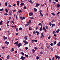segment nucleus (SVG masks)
Segmentation results:
<instances>
[{
  "instance_id": "obj_1",
  "label": "nucleus",
  "mask_w": 60,
  "mask_h": 60,
  "mask_svg": "<svg viewBox=\"0 0 60 60\" xmlns=\"http://www.w3.org/2000/svg\"><path fill=\"white\" fill-rule=\"evenodd\" d=\"M18 48H19L20 46H22V44H21L20 43H19L17 45Z\"/></svg>"
},
{
  "instance_id": "obj_2",
  "label": "nucleus",
  "mask_w": 60,
  "mask_h": 60,
  "mask_svg": "<svg viewBox=\"0 0 60 60\" xmlns=\"http://www.w3.org/2000/svg\"><path fill=\"white\" fill-rule=\"evenodd\" d=\"M20 59L22 60H24L25 59V57H23V56H22L20 58Z\"/></svg>"
},
{
  "instance_id": "obj_3",
  "label": "nucleus",
  "mask_w": 60,
  "mask_h": 60,
  "mask_svg": "<svg viewBox=\"0 0 60 60\" xmlns=\"http://www.w3.org/2000/svg\"><path fill=\"white\" fill-rule=\"evenodd\" d=\"M3 37V39L4 40H5L6 39H8V38L7 37H5V36H4Z\"/></svg>"
},
{
  "instance_id": "obj_4",
  "label": "nucleus",
  "mask_w": 60,
  "mask_h": 60,
  "mask_svg": "<svg viewBox=\"0 0 60 60\" xmlns=\"http://www.w3.org/2000/svg\"><path fill=\"white\" fill-rule=\"evenodd\" d=\"M29 15V16H33V13H32V12L30 13Z\"/></svg>"
},
{
  "instance_id": "obj_5",
  "label": "nucleus",
  "mask_w": 60,
  "mask_h": 60,
  "mask_svg": "<svg viewBox=\"0 0 60 60\" xmlns=\"http://www.w3.org/2000/svg\"><path fill=\"white\" fill-rule=\"evenodd\" d=\"M5 43L7 45H8V44H10L9 42H7V41H6Z\"/></svg>"
},
{
  "instance_id": "obj_6",
  "label": "nucleus",
  "mask_w": 60,
  "mask_h": 60,
  "mask_svg": "<svg viewBox=\"0 0 60 60\" xmlns=\"http://www.w3.org/2000/svg\"><path fill=\"white\" fill-rule=\"evenodd\" d=\"M18 43H19V42L17 41L16 42H15L14 43V44H16V45H18Z\"/></svg>"
},
{
  "instance_id": "obj_7",
  "label": "nucleus",
  "mask_w": 60,
  "mask_h": 60,
  "mask_svg": "<svg viewBox=\"0 0 60 60\" xmlns=\"http://www.w3.org/2000/svg\"><path fill=\"white\" fill-rule=\"evenodd\" d=\"M60 31V30H59V29L58 30H57L56 31V32L57 33H58Z\"/></svg>"
},
{
  "instance_id": "obj_8",
  "label": "nucleus",
  "mask_w": 60,
  "mask_h": 60,
  "mask_svg": "<svg viewBox=\"0 0 60 60\" xmlns=\"http://www.w3.org/2000/svg\"><path fill=\"white\" fill-rule=\"evenodd\" d=\"M17 5L18 6H19V1H17Z\"/></svg>"
},
{
  "instance_id": "obj_9",
  "label": "nucleus",
  "mask_w": 60,
  "mask_h": 60,
  "mask_svg": "<svg viewBox=\"0 0 60 60\" xmlns=\"http://www.w3.org/2000/svg\"><path fill=\"white\" fill-rule=\"evenodd\" d=\"M24 39L25 40H27V37L26 36H25L24 38Z\"/></svg>"
},
{
  "instance_id": "obj_10",
  "label": "nucleus",
  "mask_w": 60,
  "mask_h": 60,
  "mask_svg": "<svg viewBox=\"0 0 60 60\" xmlns=\"http://www.w3.org/2000/svg\"><path fill=\"white\" fill-rule=\"evenodd\" d=\"M36 7H38V6H40V4L38 3L37 4H36Z\"/></svg>"
},
{
  "instance_id": "obj_11",
  "label": "nucleus",
  "mask_w": 60,
  "mask_h": 60,
  "mask_svg": "<svg viewBox=\"0 0 60 60\" xmlns=\"http://www.w3.org/2000/svg\"><path fill=\"white\" fill-rule=\"evenodd\" d=\"M56 21V20L53 19L52 20L51 22L52 23H53V22H55Z\"/></svg>"
},
{
  "instance_id": "obj_12",
  "label": "nucleus",
  "mask_w": 60,
  "mask_h": 60,
  "mask_svg": "<svg viewBox=\"0 0 60 60\" xmlns=\"http://www.w3.org/2000/svg\"><path fill=\"white\" fill-rule=\"evenodd\" d=\"M24 4H25L24 3H21L20 4V5H21V6H23L24 5Z\"/></svg>"
},
{
  "instance_id": "obj_13",
  "label": "nucleus",
  "mask_w": 60,
  "mask_h": 60,
  "mask_svg": "<svg viewBox=\"0 0 60 60\" xmlns=\"http://www.w3.org/2000/svg\"><path fill=\"white\" fill-rule=\"evenodd\" d=\"M55 23H54L53 24H52V28L54 26H55Z\"/></svg>"
},
{
  "instance_id": "obj_14",
  "label": "nucleus",
  "mask_w": 60,
  "mask_h": 60,
  "mask_svg": "<svg viewBox=\"0 0 60 60\" xmlns=\"http://www.w3.org/2000/svg\"><path fill=\"white\" fill-rule=\"evenodd\" d=\"M36 33H37V35H39V34H40V32H38V31H36Z\"/></svg>"
},
{
  "instance_id": "obj_15",
  "label": "nucleus",
  "mask_w": 60,
  "mask_h": 60,
  "mask_svg": "<svg viewBox=\"0 0 60 60\" xmlns=\"http://www.w3.org/2000/svg\"><path fill=\"white\" fill-rule=\"evenodd\" d=\"M11 13H12V12L10 11L9 13V14L10 15H11Z\"/></svg>"
},
{
  "instance_id": "obj_16",
  "label": "nucleus",
  "mask_w": 60,
  "mask_h": 60,
  "mask_svg": "<svg viewBox=\"0 0 60 60\" xmlns=\"http://www.w3.org/2000/svg\"><path fill=\"white\" fill-rule=\"evenodd\" d=\"M58 56L57 55H55V57L56 58V59L57 60V58H58Z\"/></svg>"
},
{
  "instance_id": "obj_17",
  "label": "nucleus",
  "mask_w": 60,
  "mask_h": 60,
  "mask_svg": "<svg viewBox=\"0 0 60 60\" xmlns=\"http://www.w3.org/2000/svg\"><path fill=\"white\" fill-rule=\"evenodd\" d=\"M10 57V55H8L7 56V59H9V58Z\"/></svg>"
},
{
  "instance_id": "obj_18",
  "label": "nucleus",
  "mask_w": 60,
  "mask_h": 60,
  "mask_svg": "<svg viewBox=\"0 0 60 60\" xmlns=\"http://www.w3.org/2000/svg\"><path fill=\"white\" fill-rule=\"evenodd\" d=\"M11 50H10L11 52H12V51H14V49L13 48H12Z\"/></svg>"
},
{
  "instance_id": "obj_19",
  "label": "nucleus",
  "mask_w": 60,
  "mask_h": 60,
  "mask_svg": "<svg viewBox=\"0 0 60 60\" xmlns=\"http://www.w3.org/2000/svg\"><path fill=\"white\" fill-rule=\"evenodd\" d=\"M34 11H37V10L35 8H34Z\"/></svg>"
},
{
  "instance_id": "obj_20",
  "label": "nucleus",
  "mask_w": 60,
  "mask_h": 60,
  "mask_svg": "<svg viewBox=\"0 0 60 60\" xmlns=\"http://www.w3.org/2000/svg\"><path fill=\"white\" fill-rule=\"evenodd\" d=\"M57 45H58V46H60V42H59L58 43Z\"/></svg>"
},
{
  "instance_id": "obj_21",
  "label": "nucleus",
  "mask_w": 60,
  "mask_h": 60,
  "mask_svg": "<svg viewBox=\"0 0 60 60\" xmlns=\"http://www.w3.org/2000/svg\"><path fill=\"white\" fill-rule=\"evenodd\" d=\"M25 56H26V57H28V56H29L28 55H26V54H25Z\"/></svg>"
},
{
  "instance_id": "obj_22",
  "label": "nucleus",
  "mask_w": 60,
  "mask_h": 60,
  "mask_svg": "<svg viewBox=\"0 0 60 60\" xmlns=\"http://www.w3.org/2000/svg\"><path fill=\"white\" fill-rule=\"evenodd\" d=\"M26 44H28V42L26 41V42H25V43L24 44V46H26Z\"/></svg>"
},
{
  "instance_id": "obj_23",
  "label": "nucleus",
  "mask_w": 60,
  "mask_h": 60,
  "mask_svg": "<svg viewBox=\"0 0 60 60\" xmlns=\"http://www.w3.org/2000/svg\"><path fill=\"white\" fill-rule=\"evenodd\" d=\"M26 19V18L25 17H22V20H23V19Z\"/></svg>"
},
{
  "instance_id": "obj_24",
  "label": "nucleus",
  "mask_w": 60,
  "mask_h": 60,
  "mask_svg": "<svg viewBox=\"0 0 60 60\" xmlns=\"http://www.w3.org/2000/svg\"><path fill=\"white\" fill-rule=\"evenodd\" d=\"M5 11L6 12H8V10H7V9L6 8L5 9Z\"/></svg>"
},
{
  "instance_id": "obj_25",
  "label": "nucleus",
  "mask_w": 60,
  "mask_h": 60,
  "mask_svg": "<svg viewBox=\"0 0 60 60\" xmlns=\"http://www.w3.org/2000/svg\"><path fill=\"white\" fill-rule=\"evenodd\" d=\"M57 6L58 7H59L60 6V4H58L57 5Z\"/></svg>"
},
{
  "instance_id": "obj_26",
  "label": "nucleus",
  "mask_w": 60,
  "mask_h": 60,
  "mask_svg": "<svg viewBox=\"0 0 60 60\" xmlns=\"http://www.w3.org/2000/svg\"><path fill=\"white\" fill-rule=\"evenodd\" d=\"M32 52L33 53H34L35 52V50L34 49H32Z\"/></svg>"
},
{
  "instance_id": "obj_27",
  "label": "nucleus",
  "mask_w": 60,
  "mask_h": 60,
  "mask_svg": "<svg viewBox=\"0 0 60 60\" xmlns=\"http://www.w3.org/2000/svg\"><path fill=\"white\" fill-rule=\"evenodd\" d=\"M49 25L50 26H51L52 25V23H51V22H49Z\"/></svg>"
},
{
  "instance_id": "obj_28",
  "label": "nucleus",
  "mask_w": 60,
  "mask_h": 60,
  "mask_svg": "<svg viewBox=\"0 0 60 60\" xmlns=\"http://www.w3.org/2000/svg\"><path fill=\"white\" fill-rule=\"evenodd\" d=\"M48 27H48V26H45V28H46V29H47V30L49 29V28H48Z\"/></svg>"
},
{
  "instance_id": "obj_29",
  "label": "nucleus",
  "mask_w": 60,
  "mask_h": 60,
  "mask_svg": "<svg viewBox=\"0 0 60 60\" xmlns=\"http://www.w3.org/2000/svg\"><path fill=\"white\" fill-rule=\"evenodd\" d=\"M30 19H34V17H30Z\"/></svg>"
},
{
  "instance_id": "obj_30",
  "label": "nucleus",
  "mask_w": 60,
  "mask_h": 60,
  "mask_svg": "<svg viewBox=\"0 0 60 60\" xmlns=\"http://www.w3.org/2000/svg\"><path fill=\"white\" fill-rule=\"evenodd\" d=\"M4 10V8H2L0 10V11H2Z\"/></svg>"
},
{
  "instance_id": "obj_31",
  "label": "nucleus",
  "mask_w": 60,
  "mask_h": 60,
  "mask_svg": "<svg viewBox=\"0 0 60 60\" xmlns=\"http://www.w3.org/2000/svg\"><path fill=\"white\" fill-rule=\"evenodd\" d=\"M42 27H41L40 28V30L41 31H42Z\"/></svg>"
},
{
  "instance_id": "obj_32",
  "label": "nucleus",
  "mask_w": 60,
  "mask_h": 60,
  "mask_svg": "<svg viewBox=\"0 0 60 60\" xmlns=\"http://www.w3.org/2000/svg\"><path fill=\"white\" fill-rule=\"evenodd\" d=\"M51 14L53 16H55L56 15V14H55L53 13H52Z\"/></svg>"
},
{
  "instance_id": "obj_33",
  "label": "nucleus",
  "mask_w": 60,
  "mask_h": 60,
  "mask_svg": "<svg viewBox=\"0 0 60 60\" xmlns=\"http://www.w3.org/2000/svg\"><path fill=\"white\" fill-rule=\"evenodd\" d=\"M4 15H5L7 16V15H8V14H7V13H5L4 14Z\"/></svg>"
},
{
  "instance_id": "obj_34",
  "label": "nucleus",
  "mask_w": 60,
  "mask_h": 60,
  "mask_svg": "<svg viewBox=\"0 0 60 60\" xmlns=\"http://www.w3.org/2000/svg\"><path fill=\"white\" fill-rule=\"evenodd\" d=\"M23 8L24 9H26L27 8L26 7V6H24Z\"/></svg>"
},
{
  "instance_id": "obj_35",
  "label": "nucleus",
  "mask_w": 60,
  "mask_h": 60,
  "mask_svg": "<svg viewBox=\"0 0 60 60\" xmlns=\"http://www.w3.org/2000/svg\"><path fill=\"white\" fill-rule=\"evenodd\" d=\"M56 41H55L54 42V45H55L56 44Z\"/></svg>"
},
{
  "instance_id": "obj_36",
  "label": "nucleus",
  "mask_w": 60,
  "mask_h": 60,
  "mask_svg": "<svg viewBox=\"0 0 60 60\" xmlns=\"http://www.w3.org/2000/svg\"><path fill=\"white\" fill-rule=\"evenodd\" d=\"M22 28L21 27H20L19 28V30H22Z\"/></svg>"
},
{
  "instance_id": "obj_37",
  "label": "nucleus",
  "mask_w": 60,
  "mask_h": 60,
  "mask_svg": "<svg viewBox=\"0 0 60 60\" xmlns=\"http://www.w3.org/2000/svg\"><path fill=\"white\" fill-rule=\"evenodd\" d=\"M53 43H51L50 44V45L51 46H53Z\"/></svg>"
},
{
  "instance_id": "obj_38",
  "label": "nucleus",
  "mask_w": 60,
  "mask_h": 60,
  "mask_svg": "<svg viewBox=\"0 0 60 60\" xmlns=\"http://www.w3.org/2000/svg\"><path fill=\"white\" fill-rule=\"evenodd\" d=\"M5 5L6 6H7V2L5 3Z\"/></svg>"
},
{
  "instance_id": "obj_39",
  "label": "nucleus",
  "mask_w": 60,
  "mask_h": 60,
  "mask_svg": "<svg viewBox=\"0 0 60 60\" xmlns=\"http://www.w3.org/2000/svg\"><path fill=\"white\" fill-rule=\"evenodd\" d=\"M39 57L38 56H37L36 59L37 60H38L39 59Z\"/></svg>"
},
{
  "instance_id": "obj_40",
  "label": "nucleus",
  "mask_w": 60,
  "mask_h": 60,
  "mask_svg": "<svg viewBox=\"0 0 60 60\" xmlns=\"http://www.w3.org/2000/svg\"><path fill=\"white\" fill-rule=\"evenodd\" d=\"M21 54L22 55V56H23V55H24V53L23 52H21Z\"/></svg>"
},
{
  "instance_id": "obj_41",
  "label": "nucleus",
  "mask_w": 60,
  "mask_h": 60,
  "mask_svg": "<svg viewBox=\"0 0 60 60\" xmlns=\"http://www.w3.org/2000/svg\"><path fill=\"white\" fill-rule=\"evenodd\" d=\"M22 12V11L21 10H19V11H18L19 13H20V12Z\"/></svg>"
},
{
  "instance_id": "obj_42",
  "label": "nucleus",
  "mask_w": 60,
  "mask_h": 60,
  "mask_svg": "<svg viewBox=\"0 0 60 60\" xmlns=\"http://www.w3.org/2000/svg\"><path fill=\"white\" fill-rule=\"evenodd\" d=\"M29 25V24H27L25 25V26H28Z\"/></svg>"
},
{
  "instance_id": "obj_43",
  "label": "nucleus",
  "mask_w": 60,
  "mask_h": 60,
  "mask_svg": "<svg viewBox=\"0 0 60 60\" xmlns=\"http://www.w3.org/2000/svg\"><path fill=\"white\" fill-rule=\"evenodd\" d=\"M55 33H56V31H53L52 32V34H55Z\"/></svg>"
},
{
  "instance_id": "obj_44",
  "label": "nucleus",
  "mask_w": 60,
  "mask_h": 60,
  "mask_svg": "<svg viewBox=\"0 0 60 60\" xmlns=\"http://www.w3.org/2000/svg\"><path fill=\"white\" fill-rule=\"evenodd\" d=\"M34 41L35 42H37V41H38V40H34Z\"/></svg>"
},
{
  "instance_id": "obj_45",
  "label": "nucleus",
  "mask_w": 60,
  "mask_h": 60,
  "mask_svg": "<svg viewBox=\"0 0 60 60\" xmlns=\"http://www.w3.org/2000/svg\"><path fill=\"white\" fill-rule=\"evenodd\" d=\"M48 46H47V48L48 49H49V47H50V46L49 45H48Z\"/></svg>"
},
{
  "instance_id": "obj_46",
  "label": "nucleus",
  "mask_w": 60,
  "mask_h": 60,
  "mask_svg": "<svg viewBox=\"0 0 60 60\" xmlns=\"http://www.w3.org/2000/svg\"><path fill=\"white\" fill-rule=\"evenodd\" d=\"M25 49L26 50H27L28 49V47H26L25 48Z\"/></svg>"
},
{
  "instance_id": "obj_47",
  "label": "nucleus",
  "mask_w": 60,
  "mask_h": 60,
  "mask_svg": "<svg viewBox=\"0 0 60 60\" xmlns=\"http://www.w3.org/2000/svg\"><path fill=\"white\" fill-rule=\"evenodd\" d=\"M8 7H9V8H11V5L9 4V5Z\"/></svg>"
},
{
  "instance_id": "obj_48",
  "label": "nucleus",
  "mask_w": 60,
  "mask_h": 60,
  "mask_svg": "<svg viewBox=\"0 0 60 60\" xmlns=\"http://www.w3.org/2000/svg\"><path fill=\"white\" fill-rule=\"evenodd\" d=\"M41 23H40L38 24V26H41Z\"/></svg>"
},
{
  "instance_id": "obj_49",
  "label": "nucleus",
  "mask_w": 60,
  "mask_h": 60,
  "mask_svg": "<svg viewBox=\"0 0 60 60\" xmlns=\"http://www.w3.org/2000/svg\"><path fill=\"white\" fill-rule=\"evenodd\" d=\"M55 1L56 3H58V0H55Z\"/></svg>"
},
{
  "instance_id": "obj_50",
  "label": "nucleus",
  "mask_w": 60,
  "mask_h": 60,
  "mask_svg": "<svg viewBox=\"0 0 60 60\" xmlns=\"http://www.w3.org/2000/svg\"><path fill=\"white\" fill-rule=\"evenodd\" d=\"M34 49H35L36 50V49H38V48H36V47H34Z\"/></svg>"
},
{
  "instance_id": "obj_51",
  "label": "nucleus",
  "mask_w": 60,
  "mask_h": 60,
  "mask_svg": "<svg viewBox=\"0 0 60 60\" xmlns=\"http://www.w3.org/2000/svg\"><path fill=\"white\" fill-rule=\"evenodd\" d=\"M18 30H19V28H16V30L17 31H18Z\"/></svg>"
},
{
  "instance_id": "obj_52",
  "label": "nucleus",
  "mask_w": 60,
  "mask_h": 60,
  "mask_svg": "<svg viewBox=\"0 0 60 60\" xmlns=\"http://www.w3.org/2000/svg\"><path fill=\"white\" fill-rule=\"evenodd\" d=\"M43 29L44 31L45 30H46V29H45V27H43Z\"/></svg>"
},
{
  "instance_id": "obj_53",
  "label": "nucleus",
  "mask_w": 60,
  "mask_h": 60,
  "mask_svg": "<svg viewBox=\"0 0 60 60\" xmlns=\"http://www.w3.org/2000/svg\"><path fill=\"white\" fill-rule=\"evenodd\" d=\"M11 22H12L13 24H14V23H15V22L14 21H11Z\"/></svg>"
},
{
  "instance_id": "obj_54",
  "label": "nucleus",
  "mask_w": 60,
  "mask_h": 60,
  "mask_svg": "<svg viewBox=\"0 0 60 60\" xmlns=\"http://www.w3.org/2000/svg\"><path fill=\"white\" fill-rule=\"evenodd\" d=\"M29 22L30 23V24L31 23V22H32V21H31V20H30L29 21Z\"/></svg>"
},
{
  "instance_id": "obj_55",
  "label": "nucleus",
  "mask_w": 60,
  "mask_h": 60,
  "mask_svg": "<svg viewBox=\"0 0 60 60\" xmlns=\"http://www.w3.org/2000/svg\"><path fill=\"white\" fill-rule=\"evenodd\" d=\"M31 28L30 27L29 28V30H32V29H31Z\"/></svg>"
},
{
  "instance_id": "obj_56",
  "label": "nucleus",
  "mask_w": 60,
  "mask_h": 60,
  "mask_svg": "<svg viewBox=\"0 0 60 60\" xmlns=\"http://www.w3.org/2000/svg\"><path fill=\"white\" fill-rule=\"evenodd\" d=\"M7 32L8 33V34L10 33V30H8L7 31Z\"/></svg>"
},
{
  "instance_id": "obj_57",
  "label": "nucleus",
  "mask_w": 60,
  "mask_h": 60,
  "mask_svg": "<svg viewBox=\"0 0 60 60\" xmlns=\"http://www.w3.org/2000/svg\"><path fill=\"white\" fill-rule=\"evenodd\" d=\"M44 34L43 33H41V36H42Z\"/></svg>"
},
{
  "instance_id": "obj_58",
  "label": "nucleus",
  "mask_w": 60,
  "mask_h": 60,
  "mask_svg": "<svg viewBox=\"0 0 60 60\" xmlns=\"http://www.w3.org/2000/svg\"><path fill=\"white\" fill-rule=\"evenodd\" d=\"M26 40H24L23 41V42L24 43H26Z\"/></svg>"
},
{
  "instance_id": "obj_59",
  "label": "nucleus",
  "mask_w": 60,
  "mask_h": 60,
  "mask_svg": "<svg viewBox=\"0 0 60 60\" xmlns=\"http://www.w3.org/2000/svg\"><path fill=\"white\" fill-rule=\"evenodd\" d=\"M35 33H36V32L34 31L33 33V34H35Z\"/></svg>"
},
{
  "instance_id": "obj_60",
  "label": "nucleus",
  "mask_w": 60,
  "mask_h": 60,
  "mask_svg": "<svg viewBox=\"0 0 60 60\" xmlns=\"http://www.w3.org/2000/svg\"><path fill=\"white\" fill-rule=\"evenodd\" d=\"M15 16H16V19H18V17H17V15H16Z\"/></svg>"
},
{
  "instance_id": "obj_61",
  "label": "nucleus",
  "mask_w": 60,
  "mask_h": 60,
  "mask_svg": "<svg viewBox=\"0 0 60 60\" xmlns=\"http://www.w3.org/2000/svg\"><path fill=\"white\" fill-rule=\"evenodd\" d=\"M60 56H58V60H59L60 59Z\"/></svg>"
},
{
  "instance_id": "obj_62",
  "label": "nucleus",
  "mask_w": 60,
  "mask_h": 60,
  "mask_svg": "<svg viewBox=\"0 0 60 60\" xmlns=\"http://www.w3.org/2000/svg\"><path fill=\"white\" fill-rule=\"evenodd\" d=\"M29 2L31 4H32V1L31 0H30V1H29Z\"/></svg>"
},
{
  "instance_id": "obj_63",
  "label": "nucleus",
  "mask_w": 60,
  "mask_h": 60,
  "mask_svg": "<svg viewBox=\"0 0 60 60\" xmlns=\"http://www.w3.org/2000/svg\"><path fill=\"white\" fill-rule=\"evenodd\" d=\"M5 47L4 46H3L2 47V49H4L5 48H4Z\"/></svg>"
},
{
  "instance_id": "obj_64",
  "label": "nucleus",
  "mask_w": 60,
  "mask_h": 60,
  "mask_svg": "<svg viewBox=\"0 0 60 60\" xmlns=\"http://www.w3.org/2000/svg\"><path fill=\"white\" fill-rule=\"evenodd\" d=\"M55 60V58H54V57H53L52 58V60Z\"/></svg>"
}]
</instances>
